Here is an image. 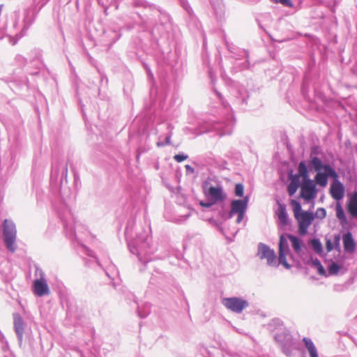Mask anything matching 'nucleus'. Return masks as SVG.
<instances>
[{"mask_svg": "<svg viewBox=\"0 0 357 357\" xmlns=\"http://www.w3.org/2000/svg\"><path fill=\"white\" fill-rule=\"evenodd\" d=\"M135 227L134 221H129L127 223L125 235L128 241V246L132 255H136L139 261L144 264L153 259L152 255L155 249L151 245V238L149 236L150 228L143 230L132 238V231Z\"/></svg>", "mask_w": 357, "mask_h": 357, "instance_id": "obj_1", "label": "nucleus"}, {"mask_svg": "<svg viewBox=\"0 0 357 357\" xmlns=\"http://www.w3.org/2000/svg\"><path fill=\"white\" fill-rule=\"evenodd\" d=\"M49 0H32L31 6L24 10V17L22 22L19 24L18 20H15L11 26L6 27L5 30L0 33V39L4 36L9 37L10 42L14 45L17 40L23 37L26 31L33 24L36 14L48 2Z\"/></svg>", "mask_w": 357, "mask_h": 357, "instance_id": "obj_2", "label": "nucleus"}, {"mask_svg": "<svg viewBox=\"0 0 357 357\" xmlns=\"http://www.w3.org/2000/svg\"><path fill=\"white\" fill-rule=\"evenodd\" d=\"M215 93L222 101V104L227 112V116L223 121H215L214 120L204 121L198 128L197 135H201L211 131H217L220 135L222 136L229 135L231 132V128L234 124L233 114L230 112V108L227 105V103L222 100V95L218 91Z\"/></svg>", "mask_w": 357, "mask_h": 357, "instance_id": "obj_3", "label": "nucleus"}, {"mask_svg": "<svg viewBox=\"0 0 357 357\" xmlns=\"http://www.w3.org/2000/svg\"><path fill=\"white\" fill-rule=\"evenodd\" d=\"M288 240L291 241V246L294 250L298 255H301L302 251V247H304V245H303L302 241L298 237L294 235L290 234H282L280 236L278 245L279 264L284 266V268H286L287 269H290L291 266L287 261V256H291L292 255L290 252Z\"/></svg>", "mask_w": 357, "mask_h": 357, "instance_id": "obj_4", "label": "nucleus"}, {"mask_svg": "<svg viewBox=\"0 0 357 357\" xmlns=\"http://www.w3.org/2000/svg\"><path fill=\"white\" fill-rule=\"evenodd\" d=\"M269 329H278L280 333L274 335V339L281 347L283 353L290 357L294 349V340L289 332L283 328V324L279 319H273L268 324Z\"/></svg>", "mask_w": 357, "mask_h": 357, "instance_id": "obj_5", "label": "nucleus"}, {"mask_svg": "<svg viewBox=\"0 0 357 357\" xmlns=\"http://www.w3.org/2000/svg\"><path fill=\"white\" fill-rule=\"evenodd\" d=\"M57 213L59 219L63 222L67 237L71 240H78L77 231L82 227V225L75 222L69 207L66 204H62Z\"/></svg>", "mask_w": 357, "mask_h": 357, "instance_id": "obj_6", "label": "nucleus"}, {"mask_svg": "<svg viewBox=\"0 0 357 357\" xmlns=\"http://www.w3.org/2000/svg\"><path fill=\"white\" fill-rule=\"evenodd\" d=\"M17 231L15 225L11 220H5L3 223V236L6 248L12 253L17 249L15 244Z\"/></svg>", "mask_w": 357, "mask_h": 357, "instance_id": "obj_7", "label": "nucleus"}, {"mask_svg": "<svg viewBox=\"0 0 357 357\" xmlns=\"http://www.w3.org/2000/svg\"><path fill=\"white\" fill-rule=\"evenodd\" d=\"M36 274L38 275L39 278L33 282V293L38 297L48 296L50 294V290L45 273L41 269L36 268Z\"/></svg>", "mask_w": 357, "mask_h": 357, "instance_id": "obj_8", "label": "nucleus"}, {"mask_svg": "<svg viewBox=\"0 0 357 357\" xmlns=\"http://www.w3.org/2000/svg\"><path fill=\"white\" fill-rule=\"evenodd\" d=\"M249 197H245L243 199H234L231 202V210L228 214V218H231L234 214H237L236 223L242 222L248 207Z\"/></svg>", "mask_w": 357, "mask_h": 357, "instance_id": "obj_9", "label": "nucleus"}, {"mask_svg": "<svg viewBox=\"0 0 357 357\" xmlns=\"http://www.w3.org/2000/svg\"><path fill=\"white\" fill-rule=\"evenodd\" d=\"M68 165L63 160L54 162L52 165L51 180L56 181L59 178V183L62 187L63 182L67 183Z\"/></svg>", "mask_w": 357, "mask_h": 357, "instance_id": "obj_10", "label": "nucleus"}, {"mask_svg": "<svg viewBox=\"0 0 357 357\" xmlns=\"http://www.w3.org/2000/svg\"><path fill=\"white\" fill-rule=\"evenodd\" d=\"M222 303L227 309L237 314L241 313L249 306L248 302L241 297L224 298Z\"/></svg>", "mask_w": 357, "mask_h": 357, "instance_id": "obj_11", "label": "nucleus"}, {"mask_svg": "<svg viewBox=\"0 0 357 357\" xmlns=\"http://www.w3.org/2000/svg\"><path fill=\"white\" fill-rule=\"evenodd\" d=\"M257 256L260 259H266L267 264L270 266H278L275 251L263 243L257 245Z\"/></svg>", "mask_w": 357, "mask_h": 357, "instance_id": "obj_12", "label": "nucleus"}, {"mask_svg": "<svg viewBox=\"0 0 357 357\" xmlns=\"http://www.w3.org/2000/svg\"><path fill=\"white\" fill-rule=\"evenodd\" d=\"M295 218L298 222V234L300 236H305L307 233L308 227L311 225L314 219V215L311 211H303Z\"/></svg>", "mask_w": 357, "mask_h": 357, "instance_id": "obj_13", "label": "nucleus"}, {"mask_svg": "<svg viewBox=\"0 0 357 357\" xmlns=\"http://www.w3.org/2000/svg\"><path fill=\"white\" fill-rule=\"evenodd\" d=\"M324 172L321 170L316 172L317 174L314 177V181L317 184L320 186L325 187L328 183V178L331 177L333 179H336L338 177L337 173L330 165L325 164Z\"/></svg>", "mask_w": 357, "mask_h": 357, "instance_id": "obj_14", "label": "nucleus"}, {"mask_svg": "<svg viewBox=\"0 0 357 357\" xmlns=\"http://www.w3.org/2000/svg\"><path fill=\"white\" fill-rule=\"evenodd\" d=\"M317 190L316 185L312 179L303 181L301 185V197L307 202H310L317 197Z\"/></svg>", "mask_w": 357, "mask_h": 357, "instance_id": "obj_15", "label": "nucleus"}, {"mask_svg": "<svg viewBox=\"0 0 357 357\" xmlns=\"http://www.w3.org/2000/svg\"><path fill=\"white\" fill-rule=\"evenodd\" d=\"M24 325V321L22 318L21 315L17 312L13 313L14 330L16 333L20 345L22 344L23 341Z\"/></svg>", "mask_w": 357, "mask_h": 357, "instance_id": "obj_16", "label": "nucleus"}, {"mask_svg": "<svg viewBox=\"0 0 357 357\" xmlns=\"http://www.w3.org/2000/svg\"><path fill=\"white\" fill-rule=\"evenodd\" d=\"M334 180L335 181L331 184L330 188V193L334 199L340 201L344 197V187L337 178Z\"/></svg>", "mask_w": 357, "mask_h": 357, "instance_id": "obj_17", "label": "nucleus"}, {"mask_svg": "<svg viewBox=\"0 0 357 357\" xmlns=\"http://www.w3.org/2000/svg\"><path fill=\"white\" fill-rule=\"evenodd\" d=\"M250 94L248 90L243 86H239L236 90L235 102L243 107L247 105V100L249 98Z\"/></svg>", "mask_w": 357, "mask_h": 357, "instance_id": "obj_18", "label": "nucleus"}, {"mask_svg": "<svg viewBox=\"0 0 357 357\" xmlns=\"http://www.w3.org/2000/svg\"><path fill=\"white\" fill-rule=\"evenodd\" d=\"M207 194L211 201H213V203L222 202L226 197V195L221 187L211 186L208 190Z\"/></svg>", "mask_w": 357, "mask_h": 357, "instance_id": "obj_19", "label": "nucleus"}, {"mask_svg": "<svg viewBox=\"0 0 357 357\" xmlns=\"http://www.w3.org/2000/svg\"><path fill=\"white\" fill-rule=\"evenodd\" d=\"M344 248L346 252L351 253L355 250L356 243L351 232L348 231L342 237Z\"/></svg>", "mask_w": 357, "mask_h": 357, "instance_id": "obj_20", "label": "nucleus"}, {"mask_svg": "<svg viewBox=\"0 0 357 357\" xmlns=\"http://www.w3.org/2000/svg\"><path fill=\"white\" fill-rule=\"evenodd\" d=\"M290 183L287 186L288 193L290 196L294 195L301 185L299 176L291 174L289 175Z\"/></svg>", "mask_w": 357, "mask_h": 357, "instance_id": "obj_21", "label": "nucleus"}, {"mask_svg": "<svg viewBox=\"0 0 357 357\" xmlns=\"http://www.w3.org/2000/svg\"><path fill=\"white\" fill-rule=\"evenodd\" d=\"M278 218L279 223L282 226H287L289 224V218H288V214L286 211V208L284 205L279 204L278 207Z\"/></svg>", "mask_w": 357, "mask_h": 357, "instance_id": "obj_22", "label": "nucleus"}, {"mask_svg": "<svg viewBox=\"0 0 357 357\" xmlns=\"http://www.w3.org/2000/svg\"><path fill=\"white\" fill-rule=\"evenodd\" d=\"M132 4L135 7H142L145 9H149L155 14L159 13V10L155 7V6L150 4L146 0H132Z\"/></svg>", "mask_w": 357, "mask_h": 357, "instance_id": "obj_23", "label": "nucleus"}, {"mask_svg": "<svg viewBox=\"0 0 357 357\" xmlns=\"http://www.w3.org/2000/svg\"><path fill=\"white\" fill-rule=\"evenodd\" d=\"M324 166L325 165L322 163V161L319 157L311 155L310 160L309 161V167L311 169L319 172L321 169H324Z\"/></svg>", "mask_w": 357, "mask_h": 357, "instance_id": "obj_24", "label": "nucleus"}, {"mask_svg": "<svg viewBox=\"0 0 357 357\" xmlns=\"http://www.w3.org/2000/svg\"><path fill=\"white\" fill-rule=\"evenodd\" d=\"M215 15L220 17L224 14V3L222 0H211Z\"/></svg>", "mask_w": 357, "mask_h": 357, "instance_id": "obj_25", "label": "nucleus"}, {"mask_svg": "<svg viewBox=\"0 0 357 357\" xmlns=\"http://www.w3.org/2000/svg\"><path fill=\"white\" fill-rule=\"evenodd\" d=\"M298 172L297 176H299V178L301 177L303 178V181H307V179H310L309 178L308 170L306 166L305 161H301L299 162L298 166Z\"/></svg>", "mask_w": 357, "mask_h": 357, "instance_id": "obj_26", "label": "nucleus"}, {"mask_svg": "<svg viewBox=\"0 0 357 357\" xmlns=\"http://www.w3.org/2000/svg\"><path fill=\"white\" fill-rule=\"evenodd\" d=\"M348 211L349 214L357 213V192L355 191L349 200Z\"/></svg>", "mask_w": 357, "mask_h": 357, "instance_id": "obj_27", "label": "nucleus"}, {"mask_svg": "<svg viewBox=\"0 0 357 357\" xmlns=\"http://www.w3.org/2000/svg\"><path fill=\"white\" fill-rule=\"evenodd\" d=\"M309 244L316 253L321 254L323 252L322 245L318 238L310 240Z\"/></svg>", "mask_w": 357, "mask_h": 357, "instance_id": "obj_28", "label": "nucleus"}, {"mask_svg": "<svg viewBox=\"0 0 357 357\" xmlns=\"http://www.w3.org/2000/svg\"><path fill=\"white\" fill-rule=\"evenodd\" d=\"M303 341L305 344V347L307 348V349L309 352V354H311L312 353L317 351V350L311 339H310L308 337H304Z\"/></svg>", "mask_w": 357, "mask_h": 357, "instance_id": "obj_29", "label": "nucleus"}, {"mask_svg": "<svg viewBox=\"0 0 357 357\" xmlns=\"http://www.w3.org/2000/svg\"><path fill=\"white\" fill-rule=\"evenodd\" d=\"M336 216L342 222H347V217L345 215L344 211L342 206L340 204L336 205Z\"/></svg>", "mask_w": 357, "mask_h": 357, "instance_id": "obj_30", "label": "nucleus"}, {"mask_svg": "<svg viewBox=\"0 0 357 357\" xmlns=\"http://www.w3.org/2000/svg\"><path fill=\"white\" fill-rule=\"evenodd\" d=\"M312 261L313 266L317 269L318 273L321 275H324L326 274V271L319 259L316 258Z\"/></svg>", "mask_w": 357, "mask_h": 357, "instance_id": "obj_31", "label": "nucleus"}, {"mask_svg": "<svg viewBox=\"0 0 357 357\" xmlns=\"http://www.w3.org/2000/svg\"><path fill=\"white\" fill-rule=\"evenodd\" d=\"M291 206H293V211L294 213V216L298 215L301 214L302 211V206L301 204L297 202L296 200H291Z\"/></svg>", "mask_w": 357, "mask_h": 357, "instance_id": "obj_32", "label": "nucleus"}, {"mask_svg": "<svg viewBox=\"0 0 357 357\" xmlns=\"http://www.w3.org/2000/svg\"><path fill=\"white\" fill-rule=\"evenodd\" d=\"M340 269V266L335 262H332L328 266V271L331 274H337Z\"/></svg>", "mask_w": 357, "mask_h": 357, "instance_id": "obj_33", "label": "nucleus"}, {"mask_svg": "<svg viewBox=\"0 0 357 357\" xmlns=\"http://www.w3.org/2000/svg\"><path fill=\"white\" fill-rule=\"evenodd\" d=\"M235 195L237 197H243L244 192V186L242 183H237L235 185Z\"/></svg>", "mask_w": 357, "mask_h": 357, "instance_id": "obj_34", "label": "nucleus"}, {"mask_svg": "<svg viewBox=\"0 0 357 357\" xmlns=\"http://www.w3.org/2000/svg\"><path fill=\"white\" fill-rule=\"evenodd\" d=\"M314 218L324 219L326 216V211L324 208H318L315 212Z\"/></svg>", "mask_w": 357, "mask_h": 357, "instance_id": "obj_35", "label": "nucleus"}, {"mask_svg": "<svg viewBox=\"0 0 357 357\" xmlns=\"http://www.w3.org/2000/svg\"><path fill=\"white\" fill-rule=\"evenodd\" d=\"M272 2L275 3H280L284 6L291 8L293 6V3L291 0H271Z\"/></svg>", "mask_w": 357, "mask_h": 357, "instance_id": "obj_36", "label": "nucleus"}, {"mask_svg": "<svg viewBox=\"0 0 357 357\" xmlns=\"http://www.w3.org/2000/svg\"><path fill=\"white\" fill-rule=\"evenodd\" d=\"M188 158V155H186V154H184V153H179V154H176L174 156V159L177 162H181L183 161H184L185 160H186L187 158Z\"/></svg>", "mask_w": 357, "mask_h": 357, "instance_id": "obj_37", "label": "nucleus"}, {"mask_svg": "<svg viewBox=\"0 0 357 357\" xmlns=\"http://www.w3.org/2000/svg\"><path fill=\"white\" fill-rule=\"evenodd\" d=\"M15 60L16 63L20 66H24V65H25V63L26 62V59L22 55H20V54L16 55Z\"/></svg>", "mask_w": 357, "mask_h": 357, "instance_id": "obj_38", "label": "nucleus"}, {"mask_svg": "<svg viewBox=\"0 0 357 357\" xmlns=\"http://www.w3.org/2000/svg\"><path fill=\"white\" fill-rule=\"evenodd\" d=\"M170 144H171V135H167L165 137V142H158L157 146L158 147H162V146H165L166 145H169Z\"/></svg>", "mask_w": 357, "mask_h": 357, "instance_id": "obj_39", "label": "nucleus"}, {"mask_svg": "<svg viewBox=\"0 0 357 357\" xmlns=\"http://www.w3.org/2000/svg\"><path fill=\"white\" fill-rule=\"evenodd\" d=\"M82 250L83 252H84L89 257H93L96 259V261L98 263V259H96V257L94 256V254H93V252L91 250H89L87 247L86 246H82Z\"/></svg>", "mask_w": 357, "mask_h": 357, "instance_id": "obj_40", "label": "nucleus"}, {"mask_svg": "<svg viewBox=\"0 0 357 357\" xmlns=\"http://www.w3.org/2000/svg\"><path fill=\"white\" fill-rule=\"evenodd\" d=\"M0 341L1 342L2 344H4L3 345L4 350L8 349V342L6 340L5 336L3 335V334L2 333H0Z\"/></svg>", "mask_w": 357, "mask_h": 357, "instance_id": "obj_41", "label": "nucleus"}, {"mask_svg": "<svg viewBox=\"0 0 357 357\" xmlns=\"http://www.w3.org/2000/svg\"><path fill=\"white\" fill-rule=\"evenodd\" d=\"M326 249L328 252H331L333 250V245L331 240L326 241Z\"/></svg>", "mask_w": 357, "mask_h": 357, "instance_id": "obj_42", "label": "nucleus"}, {"mask_svg": "<svg viewBox=\"0 0 357 357\" xmlns=\"http://www.w3.org/2000/svg\"><path fill=\"white\" fill-rule=\"evenodd\" d=\"M145 307H146V312L144 314H142V313L141 312V311H140V310H139V316H140V317H142V318L146 317V315L149 313V307H150L149 305H146V306H145Z\"/></svg>", "mask_w": 357, "mask_h": 357, "instance_id": "obj_43", "label": "nucleus"}, {"mask_svg": "<svg viewBox=\"0 0 357 357\" xmlns=\"http://www.w3.org/2000/svg\"><path fill=\"white\" fill-rule=\"evenodd\" d=\"M185 170H186V173L187 174H192L194 173L195 172V169L193 167H192L190 165H186L185 166Z\"/></svg>", "mask_w": 357, "mask_h": 357, "instance_id": "obj_44", "label": "nucleus"}, {"mask_svg": "<svg viewBox=\"0 0 357 357\" xmlns=\"http://www.w3.org/2000/svg\"><path fill=\"white\" fill-rule=\"evenodd\" d=\"M213 204L214 203H213V201H211V202H200V204L202 206H204V207H206V208L211 207Z\"/></svg>", "mask_w": 357, "mask_h": 357, "instance_id": "obj_45", "label": "nucleus"}, {"mask_svg": "<svg viewBox=\"0 0 357 357\" xmlns=\"http://www.w3.org/2000/svg\"><path fill=\"white\" fill-rule=\"evenodd\" d=\"M334 241H335V243L337 245H339V243H340V236H335V238H334Z\"/></svg>", "mask_w": 357, "mask_h": 357, "instance_id": "obj_46", "label": "nucleus"}, {"mask_svg": "<svg viewBox=\"0 0 357 357\" xmlns=\"http://www.w3.org/2000/svg\"><path fill=\"white\" fill-rule=\"evenodd\" d=\"M310 357H319V355H318V352H314V353H312L311 354H310Z\"/></svg>", "mask_w": 357, "mask_h": 357, "instance_id": "obj_47", "label": "nucleus"}, {"mask_svg": "<svg viewBox=\"0 0 357 357\" xmlns=\"http://www.w3.org/2000/svg\"><path fill=\"white\" fill-rule=\"evenodd\" d=\"M352 217L354 218H357V213H353V214H350Z\"/></svg>", "mask_w": 357, "mask_h": 357, "instance_id": "obj_48", "label": "nucleus"}, {"mask_svg": "<svg viewBox=\"0 0 357 357\" xmlns=\"http://www.w3.org/2000/svg\"><path fill=\"white\" fill-rule=\"evenodd\" d=\"M38 73V71H36V72H33V73H31V74H32V75H37Z\"/></svg>", "mask_w": 357, "mask_h": 357, "instance_id": "obj_49", "label": "nucleus"}, {"mask_svg": "<svg viewBox=\"0 0 357 357\" xmlns=\"http://www.w3.org/2000/svg\"><path fill=\"white\" fill-rule=\"evenodd\" d=\"M244 54H245V55H246V56H248V52L245 51V52H244Z\"/></svg>", "mask_w": 357, "mask_h": 357, "instance_id": "obj_50", "label": "nucleus"}, {"mask_svg": "<svg viewBox=\"0 0 357 357\" xmlns=\"http://www.w3.org/2000/svg\"><path fill=\"white\" fill-rule=\"evenodd\" d=\"M106 275H108V278H110V275H109L108 273H106Z\"/></svg>", "mask_w": 357, "mask_h": 357, "instance_id": "obj_51", "label": "nucleus"}, {"mask_svg": "<svg viewBox=\"0 0 357 357\" xmlns=\"http://www.w3.org/2000/svg\"><path fill=\"white\" fill-rule=\"evenodd\" d=\"M106 275H108V278H110V275H109L108 273H106Z\"/></svg>", "mask_w": 357, "mask_h": 357, "instance_id": "obj_52", "label": "nucleus"}, {"mask_svg": "<svg viewBox=\"0 0 357 357\" xmlns=\"http://www.w3.org/2000/svg\"><path fill=\"white\" fill-rule=\"evenodd\" d=\"M106 275H108V278H110V275H109L108 273H106Z\"/></svg>", "mask_w": 357, "mask_h": 357, "instance_id": "obj_53", "label": "nucleus"}]
</instances>
